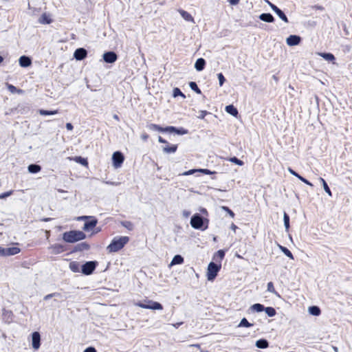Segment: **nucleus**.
<instances>
[{"instance_id":"61","label":"nucleus","mask_w":352,"mask_h":352,"mask_svg":"<svg viewBox=\"0 0 352 352\" xmlns=\"http://www.w3.org/2000/svg\"><path fill=\"white\" fill-rule=\"evenodd\" d=\"M148 135L147 134H146V133L142 134V135H141V138H142L144 141H146V140H147V139H148Z\"/></svg>"},{"instance_id":"64","label":"nucleus","mask_w":352,"mask_h":352,"mask_svg":"<svg viewBox=\"0 0 352 352\" xmlns=\"http://www.w3.org/2000/svg\"><path fill=\"white\" fill-rule=\"evenodd\" d=\"M270 6L272 8V10L274 11V10L277 7L276 5L273 3H270Z\"/></svg>"},{"instance_id":"7","label":"nucleus","mask_w":352,"mask_h":352,"mask_svg":"<svg viewBox=\"0 0 352 352\" xmlns=\"http://www.w3.org/2000/svg\"><path fill=\"white\" fill-rule=\"evenodd\" d=\"M124 157L123 154L120 151H116L113 153L112 155V161H113V166L114 168H120L123 162H124Z\"/></svg>"},{"instance_id":"56","label":"nucleus","mask_w":352,"mask_h":352,"mask_svg":"<svg viewBox=\"0 0 352 352\" xmlns=\"http://www.w3.org/2000/svg\"><path fill=\"white\" fill-rule=\"evenodd\" d=\"M84 352H96V350L94 347H88Z\"/></svg>"},{"instance_id":"55","label":"nucleus","mask_w":352,"mask_h":352,"mask_svg":"<svg viewBox=\"0 0 352 352\" xmlns=\"http://www.w3.org/2000/svg\"><path fill=\"white\" fill-rule=\"evenodd\" d=\"M182 215L184 217L187 218V217H188L190 215V212L188 211V210H184L182 211Z\"/></svg>"},{"instance_id":"43","label":"nucleus","mask_w":352,"mask_h":352,"mask_svg":"<svg viewBox=\"0 0 352 352\" xmlns=\"http://www.w3.org/2000/svg\"><path fill=\"white\" fill-rule=\"evenodd\" d=\"M173 97H175V98H176V97H177V96H182L184 98H186L185 95H184V94L181 91V90H180L179 88H177V87L175 88V89H173Z\"/></svg>"},{"instance_id":"47","label":"nucleus","mask_w":352,"mask_h":352,"mask_svg":"<svg viewBox=\"0 0 352 352\" xmlns=\"http://www.w3.org/2000/svg\"><path fill=\"white\" fill-rule=\"evenodd\" d=\"M60 296H61L60 294H59L58 292L46 295L44 297V300H49L50 298H51L52 297H60Z\"/></svg>"},{"instance_id":"26","label":"nucleus","mask_w":352,"mask_h":352,"mask_svg":"<svg viewBox=\"0 0 352 352\" xmlns=\"http://www.w3.org/2000/svg\"><path fill=\"white\" fill-rule=\"evenodd\" d=\"M226 111L227 113H230L233 116H236L238 115V110L235 108L232 104L228 105L226 107Z\"/></svg>"},{"instance_id":"54","label":"nucleus","mask_w":352,"mask_h":352,"mask_svg":"<svg viewBox=\"0 0 352 352\" xmlns=\"http://www.w3.org/2000/svg\"><path fill=\"white\" fill-rule=\"evenodd\" d=\"M12 194V191L6 192L0 195V199H4Z\"/></svg>"},{"instance_id":"15","label":"nucleus","mask_w":352,"mask_h":352,"mask_svg":"<svg viewBox=\"0 0 352 352\" xmlns=\"http://www.w3.org/2000/svg\"><path fill=\"white\" fill-rule=\"evenodd\" d=\"M19 63L21 67H28L31 65V58L26 56H22L19 58Z\"/></svg>"},{"instance_id":"24","label":"nucleus","mask_w":352,"mask_h":352,"mask_svg":"<svg viewBox=\"0 0 352 352\" xmlns=\"http://www.w3.org/2000/svg\"><path fill=\"white\" fill-rule=\"evenodd\" d=\"M52 21V20L46 13H43L38 19V22L41 24H50Z\"/></svg>"},{"instance_id":"3","label":"nucleus","mask_w":352,"mask_h":352,"mask_svg":"<svg viewBox=\"0 0 352 352\" xmlns=\"http://www.w3.org/2000/svg\"><path fill=\"white\" fill-rule=\"evenodd\" d=\"M204 224V218L199 214H194L190 219V225L191 226L197 230H205L208 228L206 225L204 228H203Z\"/></svg>"},{"instance_id":"32","label":"nucleus","mask_w":352,"mask_h":352,"mask_svg":"<svg viewBox=\"0 0 352 352\" xmlns=\"http://www.w3.org/2000/svg\"><path fill=\"white\" fill-rule=\"evenodd\" d=\"M264 308H265V307L263 305L259 304V303L254 304L253 305H252L250 307V309L252 311H256V312H261V311H264Z\"/></svg>"},{"instance_id":"44","label":"nucleus","mask_w":352,"mask_h":352,"mask_svg":"<svg viewBox=\"0 0 352 352\" xmlns=\"http://www.w3.org/2000/svg\"><path fill=\"white\" fill-rule=\"evenodd\" d=\"M122 226L125 227L129 230H131L133 228V223L131 221H125L121 223Z\"/></svg>"},{"instance_id":"22","label":"nucleus","mask_w":352,"mask_h":352,"mask_svg":"<svg viewBox=\"0 0 352 352\" xmlns=\"http://www.w3.org/2000/svg\"><path fill=\"white\" fill-rule=\"evenodd\" d=\"M90 245L87 242H82L75 246V251L88 250Z\"/></svg>"},{"instance_id":"8","label":"nucleus","mask_w":352,"mask_h":352,"mask_svg":"<svg viewBox=\"0 0 352 352\" xmlns=\"http://www.w3.org/2000/svg\"><path fill=\"white\" fill-rule=\"evenodd\" d=\"M89 221H86L82 228L85 231H90L98 223V220L96 217L90 216L89 218Z\"/></svg>"},{"instance_id":"46","label":"nucleus","mask_w":352,"mask_h":352,"mask_svg":"<svg viewBox=\"0 0 352 352\" xmlns=\"http://www.w3.org/2000/svg\"><path fill=\"white\" fill-rule=\"evenodd\" d=\"M230 161L239 165V166H242L243 165V162L240 160L239 159H238L237 157H231L230 159Z\"/></svg>"},{"instance_id":"51","label":"nucleus","mask_w":352,"mask_h":352,"mask_svg":"<svg viewBox=\"0 0 352 352\" xmlns=\"http://www.w3.org/2000/svg\"><path fill=\"white\" fill-rule=\"evenodd\" d=\"M199 172L203 173L206 175H211V174L214 173V172H212L208 169H199Z\"/></svg>"},{"instance_id":"16","label":"nucleus","mask_w":352,"mask_h":352,"mask_svg":"<svg viewBox=\"0 0 352 352\" xmlns=\"http://www.w3.org/2000/svg\"><path fill=\"white\" fill-rule=\"evenodd\" d=\"M20 252V249L16 247L5 248V256L15 255Z\"/></svg>"},{"instance_id":"18","label":"nucleus","mask_w":352,"mask_h":352,"mask_svg":"<svg viewBox=\"0 0 352 352\" xmlns=\"http://www.w3.org/2000/svg\"><path fill=\"white\" fill-rule=\"evenodd\" d=\"M259 19L265 22L273 23L274 21V16L270 13H263L259 16Z\"/></svg>"},{"instance_id":"29","label":"nucleus","mask_w":352,"mask_h":352,"mask_svg":"<svg viewBox=\"0 0 352 352\" xmlns=\"http://www.w3.org/2000/svg\"><path fill=\"white\" fill-rule=\"evenodd\" d=\"M309 312L310 314L318 316L320 314V309L317 306H311L309 307Z\"/></svg>"},{"instance_id":"38","label":"nucleus","mask_w":352,"mask_h":352,"mask_svg":"<svg viewBox=\"0 0 352 352\" xmlns=\"http://www.w3.org/2000/svg\"><path fill=\"white\" fill-rule=\"evenodd\" d=\"M280 249L281 250V251L287 256L289 257V258L291 259H294V256H293V254L292 253L285 247H283L282 245H280Z\"/></svg>"},{"instance_id":"48","label":"nucleus","mask_w":352,"mask_h":352,"mask_svg":"<svg viewBox=\"0 0 352 352\" xmlns=\"http://www.w3.org/2000/svg\"><path fill=\"white\" fill-rule=\"evenodd\" d=\"M217 77L219 81V85L221 87L226 80L225 77L223 76L222 73L218 74Z\"/></svg>"},{"instance_id":"40","label":"nucleus","mask_w":352,"mask_h":352,"mask_svg":"<svg viewBox=\"0 0 352 352\" xmlns=\"http://www.w3.org/2000/svg\"><path fill=\"white\" fill-rule=\"evenodd\" d=\"M283 221H284V225L285 227V230L288 231L289 228V215L285 212L283 214Z\"/></svg>"},{"instance_id":"60","label":"nucleus","mask_w":352,"mask_h":352,"mask_svg":"<svg viewBox=\"0 0 352 352\" xmlns=\"http://www.w3.org/2000/svg\"><path fill=\"white\" fill-rule=\"evenodd\" d=\"M240 0H229V2L231 5H237L239 3Z\"/></svg>"},{"instance_id":"42","label":"nucleus","mask_w":352,"mask_h":352,"mask_svg":"<svg viewBox=\"0 0 352 352\" xmlns=\"http://www.w3.org/2000/svg\"><path fill=\"white\" fill-rule=\"evenodd\" d=\"M189 86L191 88V89L195 91L197 94H200L201 93V89L198 87L195 82H190L189 83Z\"/></svg>"},{"instance_id":"62","label":"nucleus","mask_w":352,"mask_h":352,"mask_svg":"<svg viewBox=\"0 0 352 352\" xmlns=\"http://www.w3.org/2000/svg\"><path fill=\"white\" fill-rule=\"evenodd\" d=\"M183 324L182 322H177L176 324H173V325L175 327V328H178L180 325H182Z\"/></svg>"},{"instance_id":"28","label":"nucleus","mask_w":352,"mask_h":352,"mask_svg":"<svg viewBox=\"0 0 352 352\" xmlns=\"http://www.w3.org/2000/svg\"><path fill=\"white\" fill-rule=\"evenodd\" d=\"M183 263H184V258L181 255L177 254L173 257V258L170 263V265L182 264Z\"/></svg>"},{"instance_id":"31","label":"nucleus","mask_w":352,"mask_h":352,"mask_svg":"<svg viewBox=\"0 0 352 352\" xmlns=\"http://www.w3.org/2000/svg\"><path fill=\"white\" fill-rule=\"evenodd\" d=\"M28 168V171L31 173H36L41 170V166L37 164H30Z\"/></svg>"},{"instance_id":"11","label":"nucleus","mask_w":352,"mask_h":352,"mask_svg":"<svg viewBox=\"0 0 352 352\" xmlns=\"http://www.w3.org/2000/svg\"><path fill=\"white\" fill-rule=\"evenodd\" d=\"M32 347L37 350L41 345V336L38 332L35 331L32 334Z\"/></svg>"},{"instance_id":"20","label":"nucleus","mask_w":352,"mask_h":352,"mask_svg":"<svg viewBox=\"0 0 352 352\" xmlns=\"http://www.w3.org/2000/svg\"><path fill=\"white\" fill-rule=\"evenodd\" d=\"M288 170L289 172L294 175L295 177H296L297 178H298L300 181H302V182H304L305 184L310 186H312L313 184L309 182L307 179H306L305 178L302 177V176H300L299 174H298L296 172H295L294 170H292L291 168H288Z\"/></svg>"},{"instance_id":"10","label":"nucleus","mask_w":352,"mask_h":352,"mask_svg":"<svg viewBox=\"0 0 352 352\" xmlns=\"http://www.w3.org/2000/svg\"><path fill=\"white\" fill-rule=\"evenodd\" d=\"M87 52L84 48H78L76 50L74 54V57L78 60H82L87 57Z\"/></svg>"},{"instance_id":"63","label":"nucleus","mask_w":352,"mask_h":352,"mask_svg":"<svg viewBox=\"0 0 352 352\" xmlns=\"http://www.w3.org/2000/svg\"><path fill=\"white\" fill-rule=\"evenodd\" d=\"M89 217H90V216H82V217H79L78 219H82V220L89 219Z\"/></svg>"},{"instance_id":"1","label":"nucleus","mask_w":352,"mask_h":352,"mask_svg":"<svg viewBox=\"0 0 352 352\" xmlns=\"http://www.w3.org/2000/svg\"><path fill=\"white\" fill-rule=\"evenodd\" d=\"M86 238V234L80 230H71L63 234V239L69 243H76Z\"/></svg>"},{"instance_id":"58","label":"nucleus","mask_w":352,"mask_h":352,"mask_svg":"<svg viewBox=\"0 0 352 352\" xmlns=\"http://www.w3.org/2000/svg\"><path fill=\"white\" fill-rule=\"evenodd\" d=\"M0 256H5V248L0 246Z\"/></svg>"},{"instance_id":"36","label":"nucleus","mask_w":352,"mask_h":352,"mask_svg":"<svg viewBox=\"0 0 352 352\" xmlns=\"http://www.w3.org/2000/svg\"><path fill=\"white\" fill-rule=\"evenodd\" d=\"M264 311H265L266 314L270 317H273L276 314L275 309L271 307L264 308Z\"/></svg>"},{"instance_id":"52","label":"nucleus","mask_w":352,"mask_h":352,"mask_svg":"<svg viewBox=\"0 0 352 352\" xmlns=\"http://www.w3.org/2000/svg\"><path fill=\"white\" fill-rule=\"evenodd\" d=\"M223 208L228 212L231 217L233 218L234 217V213L229 208L223 206Z\"/></svg>"},{"instance_id":"17","label":"nucleus","mask_w":352,"mask_h":352,"mask_svg":"<svg viewBox=\"0 0 352 352\" xmlns=\"http://www.w3.org/2000/svg\"><path fill=\"white\" fill-rule=\"evenodd\" d=\"M177 144H172L169 145L168 144L162 148V151L165 153H174L177 151Z\"/></svg>"},{"instance_id":"34","label":"nucleus","mask_w":352,"mask_h":352,"mask_svg":"<svg viewBox=\"0 0 352 352\" xmlns=\"http://www.w3.org/2000/svg\"><path fill=\"white\" fill-rule=\"evenodd\" d=\"M252 326L253 324L249 322L245 318H243L238 324V327H251Z\"/></svg>"},{"instance_id":"2","label":"nucleus","mask_w":352,"mask_h":352,"mask_svg":"<svg viewBox=\"0 0 352 352\" xmlns=\"http://www.w3.org/2000/svg\"><path fill=\"white\" fill-rule=\"evenodd\" d=\"M129 241L128 236L115 237L107 249L109 252H116L120 250Z\"/></svg>"},{"instance_id":"23","label":"nucleus","mask_w":352,"mask_h":352,"mask_svg":"<svg viewBox=\"0 0 352 352\" xmlns=\"http://www.w3.org/2000/svg\"><path fill=\"white\" fill-rule=\"evenodd\" d=\"M179 12L180 13L181 16H182V18L187 21H191V22H194V19L193 17L191 16V14L190 13H188V12L184 10H179Z\"/></svg>"},{"instance_id":"57","label":"nucleus","mask_w":352,"mask_h":352,"mask_svg":"<svg viewBox=\"0 0 352 352\" xmlns=\"http://www.w3.org/2000/svg\"><path fill=\"white\" fill-rule=\"evenodd\" d=\"M158 141L160 143L166 144H168V142L166 140H164V138H162L161 136L158 137Z\"/></svg>"},{"instance_id":"45","label":"nucleus","mask_w":352,"mask_h":352,"mask_svg":"<svg viewBox=\"0 0 352 352\" xmlns=\"http://www.w3.org/2000/svg\"><path fill=\"white\" fill-rule=\"evenodd\" d=\"M280 19H281L284 22L289 23V20L285 13L280 10L278 14H276Z\"/></svg>"},{"instance_id":"41","label":"nucleus","mask_w":352,"mask_h":352,"mask_svg":"<svg viewBox=\"0 0 352 352\" xmlns=\"http://www.w3.org/2000/svg\"><path fill=\"white\" fill-rule=\"evenodd\" d=\"M267 289L269 292H271V293L279 296V294L277 293V292L274 289V284L272 282H269L267 283Z\"/></svg>"},{"instance_id":"35","label":"nucleus","mask_w":352,"mask_h":352,"mask_svg":"<svg viewBox=\"0 0 352 352\" xmlns=\"http://www.w3.org/2000/svg\"><path fill=\"white\" fill-rule=\"evenodd\" d=\"M73 160L77 162V163H79L80 164H82V166H87L88 165V162H87V159L85 158H83L82 157H75L74 158H73Z\"/></svg>"},{"instance_id":"13","label":"nucleus","mask_w":352,"mask_h":352,"mask_svg":"<svg viewBox=\"0 0 352 352\" xmlns=\"http://www.w3.org/2000/svg\"><path fill=\"white\" fill-rule=\"evenodd\" d=\"M166 131L168 133H175L178 135H185L188 133V130L184 128L181 127L177 129L172 126H167Z\"/></svg>"},{"instance_id":"33","label":"nucleus","mask_w":352,"mask_h":352,"mask_svg":"<svg viewBox=\"0 0 352 352\" xmlns=\"http://www.w3.org/2000/svg\"><path fill=\"white\" fill-rule=\"evenodd\" d=\"M319 55L328 61H333L335 60V56L331 53H319Z\"/></svg>"},{"instance_id":"21","label":"nucleus","mask_w":352,"mask_h":352,"mask_svg":"<svg viewBox=\"0 0 352 352\" xmlns=\"http://www.w3.org/2000/svg\"><path fill=\"white\" fill-rule=\"evenodd\" d=\"M147 127L148 129L151 131H157L159 132H167V126L164 128L155 124H150L147 126Z\"/></svg>"},{"instance_id":"19","label":"nucleus","mask_w":352,"mask_h":352,"mask_svg":"<svg viewBox=\"0 0 352 352\" xmlns=\"http://www.w3.org/2000/svg\"><path fill=\"white\" fill-rule=\"evenodd\" d=\"M205 65H206V60L202 58H199L195 62V68L197 71L200 72L204 69Z\"/></svg>"},{"instance_id":"12","label":"nucleus","mask_w":352,"mask_h":352,"mask_svg":"<svg viewBox=\"0 0 352 352\" xmlns=\"http://www.w3.org/2000/svg\"><path fill=\"white\" fill-rule=\"evenodd\" d=\"M300 37L297 35H290L287 38L286 43L289 46L297 45L300 42Z\"/></svg>"},{"instance_id":"6","label":"nucleus","mask_w":352,"mask_h":352,"mask_svg":"<svg viewBox=\"0 0 352 352\" xmlns=\"http://www.w3.org/2000/svg\"><path fill=\"white\" fill-rule=\"evenodd\" d=\"M135 305L144 308V309H157V310H162L163 309L162 305L155 301L153 300H148V304L142 303L141 302H139L138 303H135Z\"/></svg>"},{"instance_id":"59","label":"nucleus","mask_w":352,"mask_h":352,"mask_svg":"<svg viewBox=\"0 0 352 352\" xmlns=\"http://www.w3.org/2000/svg\"><path fill=\"white\" fill-rule=\"evenodd\" d=\"M73 125L71 123L66 124V129L69 131H72L73 129Z\"/></svg>"},{"instance_id":"49","label":"nucleus","mask_w":352,"mask_h":352,"mask_svg":"<svg viewBox=\"0 0 352 352\" xmlns=\"http://www.w3.org/2000/svg\"><path fill=\"white\" fill-rule=\"evenodd\" d=\"M196 172H199V169H191V170L184 172L182 175H190L194 174Z\"/></svg>"},{"instance_id":"30","label":"nucleus","mask_w":352,"mask_h":352,"mask_svg":"<svg viewBox=\"0 0 352 352\" xmlns=\"http://www.w3.org/2000/svg\"><path fill=\"white\" fill-rule=\"evenodd\" d=\"M225 256V252L222 250H218L214 256L213 259L221 262Z\"/></svg>"},{"instance_id":"53","label":"nucleus","mask_w":352,"mask_h":352,"mask_svg":"<svg viewBox=\"0 0 352 352\" xmlns=\"http://www.w3.org/2000/svg\"><path fill=\"white\" fill-rule=\"evenodd\" d=\"M8 90L12 93H15L17 90V88L12 85H8Z\"/></svg>"},{"instance_id":"27","label":"nucleus","mask_w":352,"mask_h":352,"mask_svg":"<svg viewBox=\"0 0 352 352\" xmlns=\"http://www.w3.org/2000/svg\"><path fill=\"white\" fill-rule=\"evenodd\" d=\"M80 265L78 262L77 261H72L70 263H69V269L73 272H80Z\"/></svg>"},{"instance_id":"5","label":"nucleus","mask_w":352,"mask_h":352,"mask_svg":"<svg viewBox=\"0 0 352 352\" xmlns=\"http://www.w3.org/2000/svg\"><path fill=\"white\" fill-rule=\"evenodd\" d=\"M98 264L97 261H87L81 266V272L85 275H90L94 272Z\"/></svg>"},{"instance_id":"25","label":"nucleus","mask_w":352,"mask_h":352,"mask_svg":"<svg viewBox=\"0 0 352 352\" xmlns=\"http://www.w3.org/2000/svg\"><path fill=\"white\" fill-rule=\"evenodd\" d=\"M269 346V343L265 339H260L256 342V346L259 349H266Z\"/></svg>"},{"instance_id":"14","label":"nucleus","mask_w":352,"mask_h":352,"mask_svg":"<svg viewBox=\"0 0 352 352\" xmlns=\"http://www.w3.org/2000/svg\"><path fill=\"white\" fill-rule=\"evenodd\" d=\"M51 250V253L54 254H58L63 252L65 250V246L61 244H54L49 248Z\"/></svg>"},{"instance_id":"4","label":"nucleus","mask_w":352,"mask_h":352,"mask_svg":"<svg viewBox=\"0 0 352 352\" xmlns=\"http://www.w3.org/2000/svg\"><path fill=\"white\" fill-rule=\"evenodd\" d=\"M221 269V264L217 265L213 262L209 263L207 270V278L208 280H213Z\"/></svg>"},{"instance_id":"37","label":"nucleus","mask_w":352,"mask_h":352,"mask_svg":"<svg viewBox=\"0 0 352 352\" xmlns=\"http://www.w3.org/2000/svg\"><path fill=\"white\" fill-rule=\"evenodd\" d=\"M58 113V110H54V111H47V110H43V109L39 110V113L41 116H52V115H56Z\"/></svg>"},{"instance_id":"39","label":"nucleus","mask_w":352,"mask_h":352,"mask_svg":"<svg viewBox=\"0 0 352 352\" xmlns=\"http://www.w3.org/2000/svg\"><path fill=\"white\" fill-rule=\"evenodd\" d=\"M320 182L322 183V185H323V187H324V191L329 195V196H332V194H331V191L329 188V187L328 186L327 182H325V180L320 177Z\"/></svg>"},{"instance_id":"9","label":"nucleus","mask_w":352,"mask_h":352,"mask_svg":"<svg viewBox=\"0 0 352 352\" xmlns=\"http://www.w3.org/2000/svg\"><path fill=\"white\" fill-rule=\"evenodd\" d=\"M118 58L117 54L113 52H105L103 54V59L106 63H113L116 61Z\"/></svg>"},{"instance_id":"50","label":"nucleus","mask_w":352,"mask_h":352,"mask_svg":"<svg viewBox=\"0 0 352 352\" xmlns=\"http://www.w3.org/2000/svg\"><path fill=\"white\" fill-rule=\"evenodd\" d=\"M209 113L207 111H201L199 112V115L198 116V118L200 119H204L205 116L208 114Z\"/></svg>"}]
</instances>
